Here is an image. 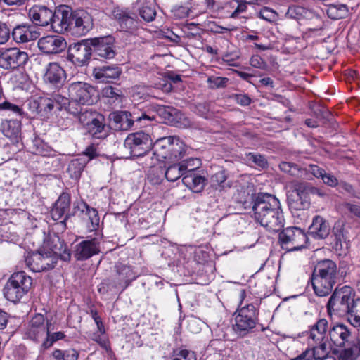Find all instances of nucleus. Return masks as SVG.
<instances>
[{
  "mask_svg": "<svg viewBox=\"0 0 360 360\" xmlns=\"http://www.w3.org/2000/svg\"><path fill=\"white\" fill-rule=\"evenodd\" d=\"M65 78V72L58 63L52 62L46 65L44 75V81L46 84L60 87L63 85Z\"/></svg>",
  "mask_w": 360,
  "mask_h": 360,
  "instance_id": "a878e982",
  "label": "nucleus"
},
{
  "mask_svg": "<svg viewBox=\"0 0 360 360\" xmlns=\"http://www.w3.org/2000/svg\"><path fill=\"white\" fill-rule=\"evenodd\" d=\"M354 296L352 289L349 286L336 289L327 304L328 314L330 316L334 314L339 317L345 316L349 311L350 303Z\"/></svg>",
  "mask_w": 360,
  "mask_h": 360,
  "instance_id": "423d86ee",
  "label": "nucleus"
},
{
  "mask_svg": "<svg viewBox=\"0 0 360 360\" xmlns=\"http://www.w3.org/2000/svg\"><path fill=\"white\" fill-rule=\"evenodd\" d=\"M27 266L34 272H41L53 269L56 265V258L49 252L39 251L28 254L25 257Z\"/></svg>",
  "mask_w": 360,
  "mask_h": 360,
  "instance_id": "9b49d317",
  "label": "nucleus"
},
{
  "mask_svg": "<svg viewBox=\"0 0 360 360\" xmlns=\"http://www.w3.org/2000/svg\"><path fill=\"white\" fill-rule=\"evenodd\" d=\"M299 197H293V195H288V202L290 209L295 210H304L309 207V205H304V201Z\"/></svg>",
  "mask_w": 360,
  "mask_h": 360,
  "instance_id": "de8ad7c7",
  "label": "nucleus"
},
{
  "mask_svg": "<svg viewBox=\"0 0 360 360\" xmlns=\"http://www.w3.org/2000/svg\"><path fill=\"white\" fill-rule=\"evenodd\" d=\"M98 156V152L97 146L95 144L92 143L86 148L85 150L83 152V155L82 157L88 158L86 160L89 162L90 160H93L94 158Z\"/></svg>",
  "mask_w": 360,
  "mask_h": 360,
  "instance_id": "bf43d9fd",
  "label": "nucleus"
},
{
  "mask_svg": "<svg viewBox=\"0 0 360 360\" xmlns=\"http://www.w3.org/2000/svg\"><path fill=\"white\" fill-rule=\"evenodd\" d=\"M279 240L283 249L292 252L304 248L307 237L301 229L290 226L282 230L279 233Z\"/></svg>",
  "mask_w": 360,
  "mask_h": 360,
  "instance_id": "6e6552de",
  "label": "nucleus"
},
{
  "mask_svg": "<svg viewBox=\"0 0 360 360\" xmlns=\"http://www.w3.org/2000/svg\"><path fill=\"white\" fill-rule=\"evenodd\" d=\"M316 192L314 186L308 184L300 182L295 186L294 190L290 193L293 197H299L304 201V205H310L311 199L309 198L311 192Z\"/></svg>",
  "mask_w": 360,
  "mask_h": 360,
  "instance_id": "58836bf2",
  "label": "nucleus"
},
{
  "mask_svg": "<svg viewBox=\"0 0 360 360\" xmlns=\"http://www.w3.org/2000/svg\"><path fill=\"white\" fill-rule=\"evenodd\" d=\"M327 354L328 353L319 349V348L312 347L311 348L307 349L297 357L290 360H319L320 357H323L326 356Z\"/></svg>",
  "mask_w": 360,
  "mask_h": 360,
  "instance_id": "37998d69",
  "label": "nucleus"
},
{
  "mask_svg": "<svg viewBox=\"0 0 360 360\" xmlns=\"http://www.w3.org/2000/svg\"><path fill=\"white\" fill-rule=\"evenodd\" d=\"M226 180V176L223 171L219 172L214 174L212 181L214 184H217L219 187L224 188V184Z\"/></svg>",
  "mask_w": 360,
  "mask_h": 360,
  "instance_id": "0e129e2a",
  "label": "nucleus"
},
{
  "mask_svg": "<svg viewBox=\"0 0 360 360\" xmlns=\"http://www.w3.org/2000/svg\"><path fill=\"white\" fill-rule=\"evenodd\" d=\"M187 146L178 137L165 136L158 139L153 144V155L158 161H178L183 158Z\"/></svg>",
  "mask_w": 360,
  "mask_h": 360,
  "instance_id": "20e7f679",
  "label": "nucleus"
},
{
  "mask_svg": "<svg viewBox=\"0 0 360 360\" xmlns=\"http://www.w3.org/2000/svg\"><path fill=\"white\" fill-rule=\"evenodd\" d=\"M114 16L122 30L133 32L140 26V21L136 18V14L127 10L115 11Z\"/></svg>",
  "mask_w": 360,
  "mask_h": 360,
  "instance_id": "cd10ccee",
  "label": "nucleus"
},
{
  "mask_svg": "<svg viewBox=\"0 0 360 360\" xmlns=\"http://www.w3.org/2000/svg\"><path fill=\"white\" fill-rule=\"evenodd\" d=\"M181 162H186V165H188V168L184 172L186 174L191 169H193L192 171L195 172V169L198 168L200 165V160L198 158H189L182 161Z\"/></svg>",
  "mask_w": 360,
  "mask_h": 360,
  "instance_id": "774afa93",
  "label": "nucleus"
},
{
  "mask_svg": "<svg viewBox=\"0 0 360 360\" xmlns=\"http://www.w3.org/2000/svg\"><path fill=\"white\" fill-rule=\"evenodd\" d=\"M29 17L36 27H45L49 25L53 17V11L46 6H34L30 9Z\"/></svg>",
  "mask_w": 360,
  "mask_h": 360,
  "instance_id": "c85d7f7f",
  "label": "nucleus"
},
{
  "mask_svg": "<svg viewBox=\"0 0 360 360\" xmlns=\"http://www.w3.org/2000/svg\"><path fill=\"white\" fill-rule=\"evenodd\" d=\"M99 252L98 245L95 238L83 240L76 245L75 257L78 260L86 259Z\"/></svg>",
  "mask_w": 360,
  "mask_h": 360,
  "instance_id": "2f4dec72",
  "label": "nucleus"
},
{
  "mask_svg": "<svg viewBox=\"0 0 360 360\" xmlns=\"http://www.w3.org/2000/svg\"><path fill=\"white\" fill-rule=\"evenodd\" d=\"M103 95L112 100V103L116 104H120L122 101V95L121 91L111 86H106L103 90Z\"/></svg>",
  "mask_w": 360,
  "mask_h": 360,
  "instance_id": "a18cd8bd",
  "label": "nucleus"
},
{
  "mask_svg": "<svg viewBox=\"0 0 360 360\" xmlns=\"http://www.w3.org/2000/svg\"><path fill=\"white\" fill-rule=\"evenodd\" d=\"M0 111L10 112L18 115L22 113V110L20 106L7 101L0 103Z\"/></svg>",
  "mask_w": 360,
  "mask_h": 360,
  "instance_id": "3c124183",
  "label": "nucleus"
},
{
  "mask_svg": "<svg viewBox=\"0 0 360 360\" xmlns=\"http://www.w3.org/2000/svg\"><path fill=\"white\" fill-rule=\"evenodd\" d=\"M41 248L43 251L56 257V263L59 258L63 261H68L70 259V253L66 245L57 234L49 236L44 240Z\"/></svg>",
  "mask_w": 360,
  "mask_h": 360,
  "instance_id": "2eb2a0df",
  "label": "nucleus"
},
{
  "mask_svg": "<svg viewBox=\"0 0 360 360\" xmlns=\"http://www.w3.org/2000/svg\"><path fill=\"white\" fill-rule=\"evenodd\" d=\"M40 36L37 27L33 24L17 25L12 32L13 39L18 43H26L37 39Z\"/></svg>",
  "mask_w": 360,
  "mask_h": 360,
  "instance_id": "393cba45",
  "label": "nucleus"
},
{
  "mask_svg": "<svg viewBox=\"0 0 360 360\" xmlns=\"http://www.w3.org/2000/svg\"><path fill=\"white\" fill-rule=\"evenodd\" d=\"M330 230L328 222L321 216L317 215L313 219L309 228V233L314 238L322 239L328 236Z\"/></svg>",
  "mask_w": 360,
  "mask_h": 360,
  "instance_id": "72a5a7b5",
  "label": "nucleus"
},
{
  "mask_svg": "<svg viewBox=\"0 0 360 360\" xmlns=\"http://www.w3.org/2000/svg\"><path fill=\"white\" fill-rule=\"evenodd\" d=\"M191 169L182 178L183 184L194 193L201 192L207 183L205 176L199 174Z\"/></svg>",
  "mask_w": 360,
  "mask_h": 360,
  "instance_id": "473e14b6",
  "label": "nucleus"
},
{
  "mask_svg": "<svg viewBox=\"0 0 360 360\" xmlns=\"http://www.w3.org/2000/svg\"><path fill=\"white\" fill-rule=\"evenodd\" d=\"M39 49L46 55H56L63 52L67 47L65 39L59 35H47L37 42Z\"/></svg>",
  "mask_w": 360,
  "mask_h": 360,
  "instance_id": "dca6fc26",
  "label": "nucleus"
},
{
  "mask_svg": "<svg viewBox=\"0 0 360 360\" xmlns=\"http://www.w3.org/2000/svg\"><path fill=\"white\" fill-rule=\"evenodd\" d=\"M111 119L114 122L119 124L118 128L122 130H128L133 126L134 121L141 122L143 120L148 121L155 120L156 115H150L144 112L141 117H138L128 111H120L113 112Z\"/></svg>",
  "mask_w": 360,
  "mask_h": 360,
  "instance_id": "4be33fe9",
  "label": "nucleus"
},
{
  "mask_svg": "<svg viewBox=\"0 0 360 360\" xmlns=\"http://www.w3.org/2000/svg\"><path fill=\"white\" fill-rule=\"evenodd\" d=\"M235 317L233 330L240 336H245L256 326L258 322V310L252 304H248L238 310Z\"/></svg>",
  "mask_w": 360,
  "mask_h": 360,
  "instance_id": "0eeeda50",
  "label": "nucleus"
},
{
  "mask_svg": "<svg viewBox=\"0 0 360 360\" xmlns=\"http://www.w3.org/2000/svg\"><path fill=\"white\" fill-rule=\"evenodd\" d=\"M254 0H242L238 4L235 11L231 13V18H236L240 13L245 12L247 10V3H252Z\"/></svg>",
  "mask_w": 360,
  "mask_h": 360,
  "instance_id": "e2e57ef3",
  "label": "nucleus"
},
{
  "mask_svg": "<svg viewBox=\"0 0 360 360\" xmlns=\"http://www.w3.org/2000/svg\"><path fill=\"white\" fill-rule=\"evenodd\" d=\"M116 268L117 273L116 286L124 290L129 285L131 281L135 278V276L129 266L118 265Z\"/></svg>",
  "mask_w": 360,
  "mask_h": 360,
  "instance_id": "4c0bfd02",
  "label": "nucleus"
},
{
  "mask_svg": "<svg viewBox=\"0 0 360 360\" xmlns=\"http://www.w3.org/2000/svg\"><path fill=\"white\" fill-rule=\"evenodd\" d=\"M338 279L336 264L330 259L322 260L316 264L312 276L311 283L314 291L317 296L328 295Z\"/></svg>",
  "mask_w": 360,
  "mask_h": 360,
  "instance_id": "7ed1b4c3",
  "label": "nucleus"
},
{
  "mask_svg": "<svg viewBox=\"0 0 360 360\" xmlns=\"http://www.w3.org/2000/svg\"><path fill=\"white\" fill-rule=\"evenodd\" d=\"M152 139L148 134L142 131L129 134L124 140V146L129 154L134 157L145 155L151 148Z\"/></svg>",
  "mask_w": 360,
  "mask_h": 360,
  "instance_id": "1a4fd4ad",
  "label": "nucleus"
},
{
  "mask_svg": "<svg viewBox=\"0 0 360 360\" xmlns=\"http://www.w3.org/2000/svg\"><path fill=\"white\" fill-rule=\"evenodd\" d=\"M21 124L16 120H3L0 125L2 134L12 139H17L20 133Z\"/></svg>",
  "mask_w": 360,
  "mask_h": 360,
  "instance_id": "e433bc0d",
  "label": "nucleus"
},
{
  "mask_svg": "<svg viewBox=\"0 0 360 360\" xmlns=\"http://www.w3.org/2000/svg\"><path fill=\"white\" fill-rule=\"evenodd\" d=\"M250 64L252 67L261 70H266L267 68L266 63L259 55L252 56L250 60Z\"/></svg>",
  "mask_w": 360,
  "mask_h": 360,
  "instance_id": "4d7b16f0",
  "label": "nucleus"
},
{
  "mask_svg": "<svg viewBox=\"0 0 360 360\" xmlns=\"http://www.w3.org/2000/svg\"><path fill=\"white\" fill-rule=\"evenodd\" d=\"M74 210L80 211L88 217V219L91 224L89 226V231L96 230L98 227L100 218L98 211L95 208L90 207L86 202L83 200L77 201L74 203Z\"/></svg>",
  "mask_w": 360,
  "mask_h": 360,
  "instance_id": "f704fd0d",
  "label": "nucleus"
},
{
  "mask_svg": "<svg viewBox=\"0 0 360 360\" xmlns=\"http://www.w3.org/2000/svg\"><path fill=\"white\" fill-rule=\"evenodd\" d=\"M348 321L354 327L360 326V298L353 299L346 314Z\"/></svg>",
  "mask_w": 360,
  "mask_h": 360,
  "instance_id": "a19ab883",
  "label": "nucleus"
},
{
  "mask_svg": "<svg viewBox=\"0 0 360 360\" xmlns=\"http://www.w3.org/2000/svg\"><path fill=\"white\" fill-rule=\"evenodd\" d=\"M88 133L94 138L103 139L109 135L110 127L103 123V117L98 115L86 123Z\"/></svg>",
  "mask_w": 360,
  "mask_h": 360,
  "instance_id": "7c9ffc66",
  "label": "nucleus"
},
{
  "mask_svg": "<svg viewBox=\"0 0 360 360\" xmlns=\"http://www.w3.org/2000/svg\"><path fill=\"white\" fill-rule=\"evenodd\" d=\"M280 169L297 179L311 180L312 177L321 178L324 174V169L315 165H309L307 167L302 168L296 164L282 162L279 165Z\"/></svg>",
  "mask_w": 360,
  "mask_h": 360,
  "instance_id": "f8f14e48",
  "label": "nucleus"
},
{
  "mask_svg": "<svg viewBox=\"0 0 360 360\" xmlns=\"http://www.w3.org/2000/svg\"><path fill=\"white\" fill-rule=\"evenodd\" d=\"M28 60L26 52L17 48L10 49L3 52L0 56V66L4 69L15 68L25 65Z\"/></svg>",
  "mask_w": 360,
  "mask_h": 360,
  "instance_id": "412c9836",
  "label": "nucleus"
},
{
  "mask_svg": "<svg viewBox=\"0 0 360 360\" xmlns=\"http://www.w3.org/2000/svg\"><path fill=\"white\" fill-rule=\"evenodd\" d=\"M32 284V278L24 271L15 272L4 286V297L8 301L18 302L29 291Z\"/></svg>",
  "mask_w": 360,
  "mask_h": 360,
  "instance_id": "39448f33",
  "label": "nucleus"
},
{
  "mask_svg": "<svg viewBox=\"0 0 360 360\" xmlns=\"http://www.w3.org/2000/svg\"><path fill=\"white\" fill-rule=\"evenodd\" d=\"M172 360H196L193 352L187 349L174 351Z\"/></svg>",
  "mask_w": 360,
  "mask_h": 360,
  "instance_id": "8fccbe9b",
  "label": "nucleus"
},
{
  "mask_svg": "<svg viewBox=\"0 0 360 360\" xmlns=\"http://www.w3.org/2000/svg\"><path fill=\"white\" fill-rule=\"evenodd\" d=\"M91 44L90 39H87L71 45L68 55L69 60L77 66L86 65L92 55Z\"/></svg>",
  "mask_w": 360,
  "mask_h": 360,
  "instance_id": "ddd939ff",
  "label": "nucleus"
},
{
  "mask_svg": "<svg viewBox=\"0 0 360 360\" xmlns=\"http://www.w3.org/2000/svg\"><path fill=\"white\" fill-rule=\"evenodd\" d=\"M55 205L59 207L60 209L65 210L66 212H68L70 205V195L67 193H63L59 196Z\"/></svg>",
  "mask_w": 360,
  "mask_h": 360,
  "instance_id": "864d4df0",
  "label": "nucleus"
},
{
  "mask_svg": "<svg viewBox=\"0 0 360 360\" xmlns=\"http://www.w3.org/2000/svg\"><path fill=\"white\" fill-rule=\"evenodd\" d=\"M139 13L146 22L153 21L156 16L155 4L153 0H138Z\"/></svg>",
  "mask_w": 360,
  "mask_h": 360,
  "instance_id": "c9c22d12",
  "label": "nucleus"
},
{
  "mask_svg": "<svg viewBox=\"0 0 360 360\" xmlns=\"http://www.w3.org/2000/svg\"><path fill=\"white\" fill-rule=\"evenodd\" d=\"M172 11L177 18H184L189 15L191 10L190 6L184 5L175 6L172 8Z\"/></svg>",
  "mask_w": 360,
  "mask_h": 360,
  "instance_id": "603ef678",
  "label": "nucleus"
},
{
  "mask_svg": "<svg viewBox=\"0 0 360 360\" xmlns=\"http://www.w3.org/2000/svg\"><path fill=\"white\" fill-rule=\"evenodd\" d=\"M68 90L70 98L75 103L90 105L94 102L92 97L96 91L92 86L86 82H73L69 85Z\"/></svg>",
  "mask_w": 360,
  "mask_h": 360,
  "instance_id": "4468645a",
  "label": "nucleus"
},
{
  "mask_svg": "<svg viewBox=\"0 0 360 360\" xmlns=\"http://www.w3.org/2000/svg\"><path fill=\"white\" fill-rule=\"evenodd\" d=\"M88 160L85 157H79L72 160L68 166V172L72 178L77 179L80 176L86 167Z\"/></svg>",
  "mask_w": 360,
  "mask_h": 360,
  "instance_id": "79ce46f5",
  "label": "nucleus"
},
{
  "mask_svg": "<svg viewBox=\"0 0 360 360\" xmlns=\"http://www.w3.org/2000/svg\"><path fill=\"white\" fill-rule=\"evenodd\" d=\"M255 220L270 232H278L284 226V217L278 198L266 193H259L252 199Z\"/></svg>",
  "mask_w": 360,
  "mask_h": 360,
  "instance_id": "f257e3e1",
  "label": "nucleus"
},
{
  "mask_svg": "<svg viewBox=\"0 0 360 360\" xmlns=\"http://www.w3.org/2000/svg\"><path fill=\"white\" fill-rule=\"evenodd\" d=\"M11 29L8 24L0 21V44L6 43L10 39Z\"/></svg>",
  "mask_w": 360,
  "mask_h": 360,
  "instance_id": "5fc2aeb1",
  "label": "nucleus"
},
{
  "mask_svg": "<svg viewBox=\"0 0 360 360\" xmlns=\"http://www.w3.org/2000/svg\"><path fill=\"white\" fill-rule=\"evenodd\" d=\"M188 168L186 162L173 164L164 169V177L169 181H175L185 175V170Z\"/></svg>",
  "mask_w": 360,
  "mask_h": 360,
  "instance_id": "ea45409f",
  "label": "nucleus"
},
{
  "mask_svg": "<svg viewBox=\"0 0 360 360\" xmlns=\"http://www.w3.org/2000/svg\"><path fill=\"white\" fill-rule=\"evenodd\" d=\"M328 349L342 348L341 360H356L360 356V339L342 323L335 324L328 330Z\"/></svg>",
  "mask_w": 360,
  "mask_h": 360,
  "instance_id": "f03ea898",
  "label": "nucleus"
},
{
  "mask_svg": "<svg viewBox=\"0 0 360 360\" xmlns=\"http://www.w3.org/2000/svg\"><path fill=\"white\" fill-rule=\"evenodd\" d=\"M164 178V169L161 167H152L148 173V179L153 184H160Z\"/></svg>",
  "mask_w": 360,
  "mask_h": 360,
  "instance_id": "c03bdc74",
  "label": "nucleus"
},
{
  "mask_svg": "<svg viewBox=\"0 0 360 360\" xmlns=\"http://www.w3.org/2000/svg\"><path fill=\"white\" fill-rule=\"evenodd\" d=\"M234 98L238 104L243 106L249 105L251 103V98L247 94H236Z\"/></svg>",
  "mask_w": 360,
  "mask_h": 360,
  "instance_id": "338daca9",
  "label": "nucleus"
},
{
  "mask_svg": "<svg viewBox=\"0 0 360 360\" xmlns=\"http://www.w3.org/2000/svg\"><path fill=\"white\" fill-rule=\"evenodd\" d=\"M321 179L325 184L331 187H334L338 184V181L335 176L327 174L326 172H324V174L321 176Z\"/></svg>",
  "mask_w": 360,
  "mask_h": 360,
  "instance_id": "69168bd1",
  "label": "nucleus"
},
{
  "mask_svg": "<svg viewBox=\"0 0 360 360\" xmlns=\"http://www.w3.org/2000/svg\"><path fill=\"white\" fill-rule=\"evenodd\" d=\"M93 27L91 15L83 10L70 11V30L77 35H84Z\"/></svg>",
  "mask_w": 360,
  "mask_h": 360,
  "instance_id": "f3484780",
  "label": "nucleus"
},
{
  "mask_svg": "<svg viewBox=\"0 0 360 360\" xmlns=\"http://www.w3.org/2000/svg\"><path fill=\"white\" fill-rule=\"evenodd\" d=\"M342 9L345 10V6H341L340 8H338L336 6H330L327 11V14L332 19L342 18V15L339 13L342 11Z\"/></svg>",
  "mask_w": 360,
  "mask_h": 360,
  "instance_id": "680f3d73",
  "label": "nucleus"
},
{
  "mask_svg": "<svg viewBox=\"0 0 360 360\" xmlns=\"http://www.w3.org/2000/svg\"><path fill=\"white\" fill-rule=\"evenodd\" d=\"M90 41L96 56L111 59L115 56L114 39L111 36L91 38Z\"/></svg>",
  "mask_w": 360,
  "mask_h": 360,
  "instance_id": "a211bd4d",
  "label": "nucleus"
},
{
  "mask_svg": "<svg viewBox=\"0 0 360 360\" xmlns=\"http://www.w3.org/2000/svg\"><path fill=\"white\" fill-rule=\"evenodd\" d=\"M333 238V247L339 255H346L350 248V240L347 233L345 229V224L342 221H337L332 230Z\"/></svg>",
  "mask_w": 360,
  "mask_h": 360,
  "instance_id": "aec40b11",
  "label": "nucleus"
},
{
  "mask_svg": "<svg viewBox=\"0 0 360 360\" xmlns=\"http://www.w3.org/2000/svg\"><path fill=\"white\" fill-rule=\"evenodd\" d=\"M67 213L68 212L65 210L60 209V207L56 205H54L51 212L52 219L54 221H58L63 219L62 221H64L68 218Z\"/></svg>",
  "mask_w": 360,
  "mask_h": 360,
  "instance_id": "13d9d810",
  "label": "nucleus"
},
{
  "mask_svg": "<svg viewBox=\"0 0 360 360\" xmlns=\"http://www.w3.org/2000/svg\"><path fill=\"white\" fill-rule=\"evenodd\" d=\"M30 110L38 115L41 120L48 119L54 108V101L49 97L40 96L29 103Z\"/></svg>",
  "mask_w": 360,
  "mask_h": 360,
  "instance_id": "bb28decb",
  "label": "nucleus"
},
{
  "mask_svg": "<svg viewBox=\"0 0 360 360\" xmlns=\"http://www.w3.org/2000/svg\"><path fill=\"white\" fill-rule=\"evenodd\" d=\"M328 322L326 319H319L312 325L308 332V341L310 345L326 353L328 352Z\"/></svg>",
  "mask_w": 360,
  "mask_h": 360,
  "instance_id": "9d476101",
  "label": "nucleus"
},
{
  "mask_svg": "<svg viewBox=\"0 0 360 360\" xmlns=\"http://www.w3.org/2000/svg\"><path fill=\"white\" fill-rule=\"evenodd\" d=\"M234 195L237 202L243 205H245L248 199L250 198L249 192L244 188H241L240 190L238 189L237 193H235Z\"/></svg>",
  "mask_w": 360,
  "mask_h": 360,
  "instance_id": "052dcab7",
  "label": "nucleus"
},
{
  "mask_svg": "<svg viewBox=\"0 0 360 360\" xmlns=\"http://www.w3.org/2000/svg\"><path fill=\"white\" fill-rule=\"evenodd\" d=\"M49 325L48 322L45 323L43 315L37 314L30 321L25 335L34 342L44 340L49 330Z\"/></svg>",
  "mask_w": 360,
  "mask_h": 360,
  "instance_id": "6ab92c4d",
  "label": "nucleus"
},
{
  "mask_svg": "<svg viewBox=\"0 0 360 360\" xmlns=\"http://www.w3.org/2000/svg\"><path fill=\"white\" fill-rule=\"evenodd\" d=\"M65 337V335L63 332H56L52 334L49 333V329L48 330L46 337L45 340L43 341L41 347L44 349H46L52 346V345L60 340L63 339Z\"/></svg>",
  "mask_w": 360,
  "mask_h": 360,
  "instance_id": "49530a36",
  "label": "nucleus"
},
{
  "mask_svg": "<svg viewBox=\"0 0 360 360\" xmlns=\"http://www.w3.org/2000/svg\"><path fill=\"white\" fill-rule=\"evenodd\" d=\"M50 22L52 30L56 33H62L70 29V8L66 6H61L54 12Z\"/></svg>",
  "mask_w": 360,
  "mask_h": 360,
  "instance_id": "5701e85b",
  "label": "nucleus"
},
{
  "mask_svg": "<svg viewBox=\"0 0 360 360\" xmlns=\"http://www.w3.org/2000/svg\"><path fill=\"white\" fill-rule=\"evenodd\" d=\"M153 111L156 112L157 115L163 119L165 122H173L174 116L179 120V127L188 128L192 125L191 120L186 117L180 112H177L176 109L169 106L155 105L152 107Z\"/></svg>",
  "mask_w": 360,
  "mask_h": 360,
  "instance_id": "b1692460",
  "label": "nucleus"
},
{
  "mask_svg": "<svg viewBox=\"0 0 360 360\" xmlns=\"http://www.w3.org/2000/svg\"><path fill=\"white\" fill-rule=\"evenodd\" d=\"M49 98L54 101V108L56 107L58 110H61L69 103L66 97L59 94H54Z\"/></svg>",
  "mask_w": 360,
  "mask_h": 360,
  "instance_id": "6e6d98bb",
  "label": "nucleus"
},
{
  "mask_svg": "<svg viewBox=\"0 0 360 360\" xmlns=\"http://www.w3.org/2000/svg\"><path fill=\"white\" fill-rule=\"evenodd\" d=\"M246 160L262 168H265L268 166V162L266 158L259 153H249L246 155Z\"/></svg>",
  "mask_w": 360,
  "mask_h": 360,
  "instance_id": "09e8293b",
  "label": "nucleus"
},
{
  "mask_svg": "<svg viewBox=\"0 0 360 360\" xmlns=\"http://www.w3.org/2000/svg\"><path fill=\"white\" fill-rule=\"evenodd\" d=\"M122 73L121 68L117 65H104L96 67L93 70L94 78L100 82L110 83L119 78Z\"/></svg>",
  "mask_w": 360,
  "mask_h": 360,
  "instance_id": "c756f323",
  "label": "nucleus"
}]
</instances>
